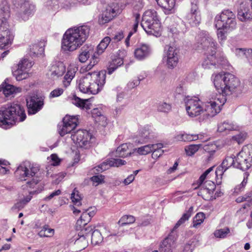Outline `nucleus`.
I'll use <instances>...</instances> for the list:
<instances>
[{
    "label": "nucleus",
    "instance_id": "26",
    "mask_svg": "<svg viewBox=\"0 0 252 252\" xmlns=\"http://www.w3.org/2000/svg\"><path fill=\"white\" fill-rule=\"evenodd\" d=\"M239 130V126L236 124L229 120L224 121L218 124V130L220 132L227 133L230 131Z\"/></svg>",
    "mask_w": 252,
    "mask_h": 252
},
{
    "label": "nucleus",
    "instance_id": "59",
    "mask_svg": "<svg viewBox=\"0 0 252 252\" xmlns=\"http://www.w3.org/2000/svg\"><path fill=\"white\" fill-rule=\"evenodd\" d=\"M157 144H160L161 146L157 149H153V151L152 152H153L152 158L155 159L159 158L163 153V150H162V148L163 147V144L162 143H158Z\"/></svg>",
    "mask_w": 252,
    "mask_h": 252
},
{
    "label": "nucleus",
    "instance_id": "64",
    "mask_svg": "<svg viewBox=\"0 0 252 252\" xmlns=\"http://www.w3.org/2000/svg\"><path fill=\"white\" fill-rule=\"evenodd\" d=\"M34 9L33 6L30 5L29 4H25L23 6L22 10L31 16L34 13Z\"/></svg>",
    "mask_w": 252,
    "mask_h": 252
},
{
    "label": "nucleus",
    "instance_id": "14",
    "mask_svg": "<svg viewBox=\"0 0 252 252\" xmlns=\"http://www.w3.org/2000/svg\"><path fill=\"white\" fill-rule=\"evenodd\" d=\"M119 11V7L117 3L114 2L108 5L99 17V24L103 25L109 22L118 14Z\"/></svg>",
    "mask_w": 252,
    "mask_h": 252
},
{
    "label": "nucleus",
    "instance_id": "29",
    "mask_svg": "<svg viewBox=\"0 0 252 252\" xmlns=\"http://www.w3.org/2000/svg\"><path fill=\"white\" fill-rule=\"evenodd\" d=\"M77 70V68L74 66L70 65L68 67L67 71L64 76L63 80V85L65 87H67L70 85L71 80L75 76Z\"/></svg>",
    "mask_w": 252,
    "mask_h": 252
},
{
    "label": "nucleus",
    "instance_id": "35",
    "mask_svg": "<svg viewBox=\"0 0 252 252\" xmlns=\"http://www.w3.org/2000/svg\"><path fill=\"white\" fill-rule=\"evenodd\" d=\"M92 53L93 48L92 47H83L78 56L79 61L81 63H85Z\"/></svg>",
    "mask_w": 252,
    "mask_h": 252
},
{
    "label": "nucleus",
    "instance_id": "8",
    "mask_svg": "<svg viewBox=\"0 0 252 252\" xmlns=\"http://www.w3.org/2000/svg\"><path fill=\"white\" fill-rule=\"evenodd\" d=\"M141 25L146 33L156 37L161 34V24L157 11L149 9L143 15Z\"/></svg>",
    "mask_w": 252,
    "mask_h": 252
},
{
    "label": "nucleus",
    "instance_id": "55",
    "mask_svg": "<svg viewBox=\"0 0 252 252\" xmlns=\"http://www.w3.org/2000/svg\"><path fill=\"white\" fill-rule=\"evenodd\" d=\"M16 78L17 80L20 81L27 78L29 76L28 71L17 69L16 71Z\"/></svg>",
    "mask_w": 252,
    "mask_h": 252
},
{
    "label": "nucleus",
    "instance_id": "33",
    "mask_svg": "<svg viewBox=\"0 0 252 252\" xmlns=\"http://www.w3.org/2000/svg\"><path fill=\"white\" fill-rule=\"evenodd\" d=\"M44 49L42 43L33 44L30 46L29 54L30 56L36 57L41 54L44 52Z\"/></svg>",
    "mask_w": 252,
    "mask_h": 252
},
{
    "label": "nucleus",
    "instance_id": "3",
    "mask_svg": "<svg viewBox=\"0 0 252 252\" xmlns=\"http://www.w3.org/2000/svg\"><path fill=\"white\" fill-rule=\"evenodd\" d=\"M89 31V27L85 25L67 30L63 36L62 48L65 51L75 50L86 41Z\"/></svg>",
    "mask_w": 252,
    "mask_h": 252
},
{
    "label": "nucleus",
    "instance_id": "30",
    "mask_svg": "<svg viewBox=\"0 0 252 252\" xmlns=\"http://www.w3.org/2000/svg\"><path fill=\"white\" fill-rule=\"evenodd\" d=\"M161 145L160 144H148L139 148L134 149V151L136 152L139 155H146L153 151V149H157L160 148Z\"/></svg>",
    "mask_w": 252,
    "mask_h": 252
},
{
    "label": "nucleus",
    "instance_id": "31",
    "mask_svg": "<svg viewBox=\"0 0 252 252\" xmlns=\"http://www.w3.org/2000/svg\"><path fill=\"white\" fill-rule=\"evenodd\" d=\"M168 30L170 35L174 38H178L183 34V31L181 29V25L176 23L169 25L168 27Z\"/></svg>",
    "mask_w": 252,
    "mask_h": 252
},
{
    "label": "nucleus",
    "instance_id": "42",
    "mask_svg": "<svg viewBox=\"0 0 252 252\" xmlns=\"http://www.w3.org/2000/svg\"><path fill=\"white\" fill-rule=\"evenodd\" d=\"M62 122L75 128L77 126L78 120L76 116L66 115L63 118Z\"/></svg>",
    "mask_w": 252,
    "mask_h": 252
},
{
    "label": "nucleus",
    "instance_id": "61",
    "mask_svg": "<svg viewBox=\"0 0 252 252\" xmlns=\"http://www.w3.org/2000/svg\"><path fill=\"white\" fill-rule=\"evenodd\" d=\"M191 138L190 134L186 133L178 134L175 137L177 140L184 142H190Z\"/></svg>",
    "mask_w": 252,
    "mask_h": 252
},
{
    "label": "nucleus",
    "instance_id": "25",
    "mask_svg": "<svg viewBox=\"0 0 252 252\" xmlns=\"http://www.w3.org/2000/svg\"><path fill=\"white\" fill-rule=\"evenodd\" d=\"M65 71V66L62 62H58L53 64L50 70V75L53 79L62 76Z\"/></svg>",
    "mask_w": 252,
    "mask_h": 252
},
{
    "label": "nucleus",
    "instance_id": "41",
    "mask_svg": "<svg viewBox=\"0 0 252 252\" xmlns=\"http://www.w3.org/2000/svg\"><path fill=\"white\" fill-rule=\"evenodd\" d=\"M235 53L240 58L249 59L252 56V49L236 48L235 50Z\"/></svg>",
    "mask_w": 252,
    "mask_h": 252
},
{
    "label": "nucleus",
    "instance_id": "54",
    "mask_svg": "<svg viewBox=\"0 0 252 252\" xmlns=\"http://www.w3.org/2000/svg\"><path fill=\"white\" fill-rule=\"evenodd\" d=\"M71 199L74 205L79 206L81 205V196L78 193V191L74 189L71 194Z\"/></svg>",
    "mask_w": 252,
    "mask_h": 252
},
{
    "label": "nucleus",
    "instance_id": "45",
    "mask_svg": "<svg viewBox=\"0 0 252 252\" xmlns=\"http://www.w3.org/2000/svg\"><path fill=\"white\" fill-rule=\"evenodd\" d=\"M248 181V175L246 173H244V179L241 184L236 186L234 189L233 193L236 194H238L242 191H243Z\"/></svg>",
    "mask_w": 252,
    "mask_h": 252
},
{
    "label": "nucleus",
    "instance_id": "47",
    "mask_svg": "<svg viewBox=\"0 0 252 252\" xmlns=\"http://www.w3.org/2000/svg\"><path fill=\"white\" fill-rule=\"evenodd\" d=\"M33 63L32 62L29 61L28 59H24L19 62L18 64V68L22 70L28 71V70L32 67Z\"/></svg>",
    "mask_w": 252,
    "mask_h": 252
},
{
    "label": "nucleus",
    "instance_id": "27",
    "mask_svg": "<svg viewBox=\"0 0 252 252\" xmlns=\"http://www.w3.org/2000/svg\"><path fill=\"white\" fill-rule=\"evenodd\" d=\"M175 240L173 239L172 235H169L162 241L160 245V251L161 252H173V249L175 248Z\"/></svg>",
    "mask_w": 252,
    "mask_h": 252
},
{
    "label": "nucleus",
    "instance_id": "43",
    "mask_svg": "<svg viewBox=\"0 0 252 252\" xmlns=\"http://www.w3.org/2000/svg\"><path fill=\"white\" fill-rule=\"evenodd\" d=\"M74 129L71 126H70L62 122L61 125H58V130L60 135L61 136H63L66 134L71 132Z\"/></svg>",
    "mask_w": 252,
    "mask_h": 252
},
{
    "label": "nucleus",
    "instance_id": "5",
    "mask_svg": "<svg viewBox=\"0 0 252 252\" xmlns=\"http://www.w3.org/2000/svg\"><path fill=\"white\" fill-rule=\"evenodd\" d=\"M26 118L25 110L20 104H7L0 109V126L8 128L17 122L24 121Z\"/></svg>",
    "mask_w": 252,
    "mask_h": 252
},
{
    "label": "nucleus",
    "instance_id": "10",
    "mask_svg": "<svg viewBox=\"0 0 252 252\" xmlns=\"http://www.w3.org/2000/svg\"><path fill=\"white\" fill-rule=\"evenodd\" d=\"M211 94L209 95V100L211 98ZM185 103L186 109L188 115L190 117H195L198 116L201 114L204 113V115L209 117H213L208 115L207 111L206 110L208 103L210 102L208 101L205 105V108H203L202 106V101L197 97H189L188 96L185 99Z\"/></svg>",
    "mask_w": 252,
    "mask_h": 252
},
{
    "label": "nucleus",
    "instance_id": "19",
    "mask_svg": "<svg viewBox=\"0 0 252 252\" xmlns=\"http://www.w3.org/2000/svg\"><path fill=\"white\" fill-rule=\"evenodd\" d=\"M155 137V133L150 126H146L141 128L138 133V137L135 140L136 143L143 144Z\"/></svg>",
    "mask_w": 252,
    "mask_h": 252
},
{
    "label": "nucleus",
    "instance_id": "24",
    "mask_svg": "<svg viewBox=\"0 0 252 252\" xmlns=\"http://www.w3.org/2000/svg\"><path fill=\"white\" fill-rule=\"evenodd\" d=\"M158 5L163 10L165 14H170L174 13L175 0H156Z\"/></svg>",
    "mask_w": 252,
    "mask_h": 252
},
{
    "label": "nucleus",
    "instance_id": "39",
    "mask_svg": "<svg viewBox=\"0 0 252 252\" xmlns=\"http://www.w3.org/2000/svg\"><path fill=\"white\" fill-rule=\"evenodd\" d=\"M214 234L216 238L220 239H224L232 235L230 230L228 227L216 230Z\"/></svg>",
    "mask_w": 252,
    "mask_h": 252
},
{
    "label": "nucleus",
    "instance_id": "21",
    "mask_svg": "<svg viewBox=\"0 0 252 252\" xmlns=\"http://www.w3.org/2000/svg\"><path fill=\"white\" fill-rule=\"evenodd\" d=\"M93 229L91 227L88 226L83 228L78 234L79 237L75 241V244L80 246V249H84L88 246V241L87 237L89 233H91Z\"/></svg>",
    "mask_w": 252,
    "mask_h": 252
},
{
    "label": "nucleus",
    "instance_id": "11",
    "mask_svg": "<svg viewBox=\"0 0 252 252\" xmlns=\"http://www.w3.org/2000/svg\"><path fill=\"white\" fill-rule=\"evenodd\" d=\"M71 139L81 148L89 149L94 140V137L88 130L79 129L71 135Z\"/></svg>",
    "mask_w": 252,
    "mask_h": 252
},
{
    "label": "nucleus",
    "instance_id": "38",
    "mask_svg": "<svg viewBox=\"0 0 252 252\" xmlns=\"http://www.w3.org/2000/svg\"><path fill=\"white\" fill-rule=\"evenodd\" d=\"M124 63L123 59L121 58H117L113 59L108 67V74H112L119 66Z\"/></svg>",
    "mask_w": 252,
    "mask_h": 252
},
{
    "label": "nucleus",
    "instance_id": "23",
    "mask_svg": "<svg viewBox=\"0 0 252 252\" xmlns=\"http://www.w3.org/2000/svg\"><path fill=\"white\" fill-rule=\"evenodd\" d=\"M151 53L150 46L147 44L138 46L134 51L135 57L138 60H142L148 57Z\"/></svg>",
    "mask_w": 252,
    "mask_h": 252
},
{
    "label": "nucleus",
    "instance_id": "1",
    "mask_svg": "<svg viewBox=\"0 0 252 252\" xmlns=\"http://www.w3.org/2000/svg\"><path fill=\"white\" fill-rule=\"evenodd\" d=\"M219 94H212L210 102L206 110L208 115L215 116L219 113L226 101L225 95L237 96L241 93L242 88L239 79L229 73L213 74L211 77Z\"/></svg>",
    "mask_w": 252,
    "mask_h": 252
},
{
    "label": "nucleus",
    "instance_id": "49",
    "mask_svg": "<svg viewBox=\"0 0 252 252\" xmlns=\"http://www.w3.org/2000/svg\"><path fill=\"white\" fill-rule=\"evenodd\" d=\"M54 234V229L49 228L48 226H44L39 232L38 235L40 237H51Z\"/></svg>",
    "mask_w": 252,
    "mask_h": 252
},
{
    "label": "nucleus",
    "instance_id": "52",
    "mask_svg": "<svg viewBox=\"0 0 252 252\" xmlns=\"http://www.w3.org/2000/svg\"><path fill=\"white\" fill-rule=\"evenodd\" d=\"M171 109V105L170 103L160 102L158 104V111L168 113Z\"/></svg>",
    "mask_w": 252,
    "mask_h": 252
},
{
    "label": "nucleus",
    "instance_id": "16",
    "mask_svg": "<svg viewBox=\"0 0 252 252\" xmlns=\"http://www.w3.org/2000/svg\"><path fill=\"white\" fill-rule=\"evenodd\" d=\"M26 101L29 115L36 114L42 109L44 105L43 99L35 95L29 96Z\"/></svg>",
    "mask_w": 252,
    "mask_h": 252
},
{
    "label": "nucleus",
    "instance_id": "37",
    "mask_svg": "<svg viewBox=\"0 0 252 252\" xmlns=\"http://www.w3.org/2000/svg\"><path fill=\"white\" fill-rule=\"evenodd\" d=\"M200 189L197 194L205 200H210L214 199L213 196V191H210L202 185L199 186Z\"/></svg>",
    "mask_w": 252,
    "mask_h": 252
},
{
    "label": "nucleus",
    "instance_id": "50",
    "mask_svg": "<svg viewBox=\"0 0 252 252\" xmlns=\"http://www.w3.org/2000/svg\"><path fill=\"white\" fill-rule=\"evenodd\" d=\"M205 218V214L203 213H198L193 218V227H196L200 225L203 222Z\"/></svg>",
    "mask_w": 252,
    "mask_h": 252
},
{
    "label": "nucleus",
    "instance_id": "4",
    "mask_svg": "<svg viewBox=\"0 0 252 252\" xmlns=\"http://www.w3.org/2000/svg\"><path fill=\"white\" fill-rule=\"evenodd\" d=\"M105 79V71L88 72L78 81V88L83 93L96 94L102 90Z\"/></svg>",
    "mask_w": 252,
    "mask_h": 252
},
{
    "label": "nucleus",
    "instance_id": "62",
    "mask_svg": "<svg viewBox=\"0 0 252 252\" xmlns=\"http://www.w3.org/2000/svg\"><path fill=\"white\" fill-rule=\"evenodd\" d=\"M194 242L192 240L189 241L184 246L183 252H192L195 245L193 244Z\"/></svg>",
    "mask_w": 252,
    "mask_h": 252
},
{
    "label": "nucleus",
    "instance_id": "56",
    "mask_svg": "<svg viewBox=\"0 0 252 252\" xmlns=\"http://www.w3.org/2000/svg\"><path fill=\"white\" fill-rule=\"evenodd\" d=\"M218 29L217 31V36L218 39L220 41V43L221 44L223 41H224L226 39V32L228 31H226L224 29H219L217 28Z\"/></svg>",
    "mask_w": 252,
    "mask_h": 252
},
{
    "label": "nucleus",
    "instance_id": "36",
    "mask_svg": "<svg viewBox=\"0 0 252 252\" xmlns=\"http://www.w3.org/2000/svg\"><path fill=\"white\" fill-rule=\"evenodd\" d=\"M2 91L5 96L8 97L15 93L20 92L22 89L15 88L14 86L9 84H2Z\"/></svg>",
    "mask_w": 252,
    "mask_h": 252
},
{
    "label": "nucleus",
    "instance_id": "57",
    "mask_svg": "<svg viewBox=\"0 0 252 252\" xmlns=\"http://www.w3.org/2000/svg\"><path fill=\"white\" fill-rule=\"evenodd\" d=\"M237 202L240 203L243 201H248L250 204H252V191L247 193L244 196L239 197L236 200Z\"/></svg>",
    "mask_w": 252,
    "mask_h": 252
},
{
    "label": "nucleus",
    "instance_id": "48",
    "mask_svg": "<svg viewBox=\"0 0 252 252\" xmlns=\"http://www.w3.org/2000/svg\"><path fill=\"white\" fill-rule=\"evenodd\" d=\"M91 220V218L87 212H84L82 214L80 219L77 220V224L80 226H85Z\"/></svg>",
    "mask_w": 252,
    "mask_h": 252
},
{
    "label": "nucleus",
    "instance_id": "34",
    "mask_svg": "<svg viewBox=\"0 0 252 252\" xmlns=\"http://www.w3.org/2000/svg\"><path fill=\"white\" fill-rule=\"evenodd\" d=\"M92 117L94 119L95 121L102 126H105L107 124L106 117L102 115L101 112L97 108L93 109L92 111Z\"/></svg>",
    "mask_w": 252,
    "mask_h": 252
},
{
    "label": "nucleus",
    "instance_id": "51",
    "mask_svg": "<svg viewBox=\"0 0 252 252\" xmlns=\"http://www.w3.org/2000/svg\"><path fill=\"white\" fill-rule=\"evenodd\" d=\"M35 192V191H30L28 196L24 197L23 199L21 200L20 202L17 203L15 206L16 208H23L24 205H26L27 203L29 202L32 197V195Z\"/></svg>",
    "mask_w": 252,
    "mask_h": 252
},
{
    "label": "nucleus",
    "instance_id": "15",
    "mask_svg": "<svg viewBox=\"0 0 252 252\" xmlns=\"http://www.w3.org/2000/svg\"><path fill=\"white\" fill-rule=\"evenodd\" d=\"M185 20L192 27H196L201 23L200 11L196 3H191L189 12L186 15Z\"/></svg>",
    "mask_w": 252,
    "mask_h": 252
},
{
    "label": "nucleus",
    "instance_id": "46",
    "mask_svg": "<svg viewBox=\"0 0 252 252\" xmlns=\"http://www.w3.org/2000/svg\"><path fill=\"white\" fill-rule=\"evenodd\" d=\"M92 234L91 242L94 245L101 243L103 240L101 234L98 230H94Z\"/></svg>",
    "mask_w": 252,
    "mask_h": 252
},
{
    "label": "nucleus",
    "instance_id": "13",
    "mask_svg": "<svg viewBox=\"0 0 252 252\" xmlns=\"http://www.w3.org/2000/svg\"><path fill=\"white\" fill-rule=\"evenodd\" d=\"M119 11V7L117 3L114 2L108 5L99 17V24L103 25L109 22L118 14Z\"/></svg>",
    "mask_w": 252,
    "mask_h": 252
},
{
    "label": "nucleus",
    "instance_id": "44",
    "mask_svg": "<svg viewBox=\"0 0 252 252\" xmlns=\"http://www.w3.org/2000/svg\"><path fill=\"white\" fill-rule=\"evenodd\" d=\"M135 221V217L131 215L123 216L119 220L118 224L120 226L133 223Z\"/></svg>",
    "mask_w": 252,
    "mask_h": 252
},
{
    "label": "nucleus",
    "instance_id": "17",
    "mask_svg": "<svg viewBox=\"0 0 252 252\" xmlns=\"http://www.w3.org/2000/svg\"><path fill=\"white\" fill-rule=\"evenodd\" d=\"M126 163V161L125 160L119 158L107 159L94 167L92 170L94 173H96L95 172V170L97 171L98 173L102 172L111 166L118 167L120 165H125Z\"/></svg>",
    "mask_w": 252,
    "mask_h": 252
},
{
    "label": "nucleus",
    "instance_id": "28",
    "mask_svg": "<svg viewBox=\"0 0 252 252\" xmlns=\"http://www.w3.org/2000/svg\"><path fill=\"white\" fill-rule=\"evenodd\" d=\"M129 147H131L130 144L125 143L119 146L114 153V155L117 157L125 158L131 154V150Z\"/></svg>",
    "mask_w": 252,
    "mask_h": 252
},
{
    "label": "nucleus",
    "instance_id": "32",
    "mask_svg": "<svg viewBox=\"0 0 252 252\" xmlns=\"http://www.w3.org/2000/svg\"><path fill=\"white\" fill-rule=\"evenodd\" d=\"M72 103L77 107L82 109L88 110L91 108V104L88 99H82L76 96H74L72 98Z\"/></svg>",
    "mask_w": 252,
    "mask_h": 252
},
{
    "label": "nucleus",
    "instance_id": "12",
    "mask_svg": "<svg viewBox=\"0 0 252 252\" xmlns=\"http://www.w3.org/2000/svg\"><path fill=\"white\" fill-rule=\"evenodd\" d=\"M252 165V155L250 148L244 147L235 157V167L243 171L248 170Z\"/></svg>",
    "mask_w": 252,
    "mask_h": 252
},
{
    "label": "nucleus",
    "instance_id": "18",
    "mask_svg": "<svg viewBox=\"0 0 252 252\" xmlns=\"http://www.w3.org/2000/svg\"><path fill=\"white\" fill-rule=\"evenodd\" d=\"M166 63L169 68L176 67L179 62V50L173 46H170L166 52Z\"/></svg>",
    "mask_w": 252,
    "mask_h": 252
},
{
    "label": "nucleus",
    "instance_id": "63",
    "mask_svg": "<svg viewBox=\"0 0 252 252\" xmlns=\"http://www.w3.org/2000/svg\"><path fill=\"white\" fill-rule=\"evenodd\" d=\"M213 167H210L209 169H208L207 170H206L204 173H203L200 178L198 179V183L199 184V186L202 185L204 183V180L206 179L207 176L208 175V174L213 170Z\"/></svg>",
    "mask_w": 252,
    "mask_h": 252
},
{
    "label": "nucleus",
    "instance_id": "7",
    "mask_svg": "<svg viewBox=\"0 0 252 252\" xmlns=\"http://www.w3.org/2000/svg\"><path fill=\"white\" fill-rule=\"evenodd\" d=\"M10 17L9 6L6 0L1 2L0 12V49L10 45L13 36L9 29L8 20Z\"/></svg>",
    "mask_w": 252,
    "mask_h": 252
},
{
    "label": "nucleus",
    "instance_id": "2",
    "mask_svg": "<svg viewBox=\"0 0 252 252\" xmlns=\"http://www.w3.org/2000/svg\"><path fill=\"white\" fill-rule=\"evenodd\" d=\"M197 48L206 51V58L202 62L204 69H215L221 67L223 57L217 54L218 44L208 32L201 31L196 37Z\"/></svg>",
    "mask_w": 252,
    "mask_h": 252
},
{
    "label": "nucleus",
    "instance_id": "53",
    "mask_svg": "<svg viewBox=\"0 0 252 252\" xmlns=\"http://www.w3.org/2000/svg\"><path fill=\"white\" fill-rule=\"evenodd\" d=\"M199 145H191L185 148V151L188 156H191L199 150Z\"/></svg>",
    "mask_w": 252,
    "mask_h": 252
},
{
    "label": "nucleus",
    "instance_id": "60",
    "mask_svg": "<svg viewBox=\"0 0 252 252\" xmlns=\"http://www.w3.org/2000/svg\"><path fill=\"white\" fill-rule=\"evenodd\" d=\"M91 180L93 182L94 185L96 186L103 182L104 176H103L102 175L94 176L91 177Z\"/></svg>",
    "mask_w": 252,
    "mask_h": 252
},
{
    "label": "nucleus",
    "instance_id": "6",
    "mask_svg": "<svg viewBox=\"0 0 252 252\" xmlns=\"http://www.w3.org/2000/svg\"><path fill=\"white\" fill-rule=\"evenodd\" d=\"M39 170L38 166L26 161L18 167L15 174L21 181L28 180L26 183L27 187L33 189L40 181V178L36 175Z\"/></svg>",
    "mask_w": 252,
    "mask_h": 252
},
{
    "label": "nucleus",
    "instance_id": "58",
    "mask_svg": "<svg viewBox=\"0 0 252 252\" xmlns=\"http://www.w3.org/2000/svg\"><path fill=\"white\" fill-rule=\"evenodd\" d=\"M189 214L184 213L182 217L180 219V220L177 221V222L175 224L173 230L177 229L181 225L184 223L186 221L188 220L189 218Z\"/></svg>",
    "mask_w": 252,
    "mask_h": 252
},
{
    "label": "nucleus",
    "instance_id": "40",
    "mask_svg": "<svg viewBox=\"0 0 252 252\" xmlns=\"http://www.w3.org/2000/svg\"><path fill=\"white\" fill-rule=\"evenodd\" d=\"M111 41V38L109 36L105 37L97 46L96 54L98 55L102 54L107 47Z\"/></svg>",
    "mask_w": 252,
    "mask_h": 252
},
{
    "label": "nucleus",
    "instance_id": "22",
    "mask_svg": "<svg viewBox=\"0 0 252 252\" xmlns=\"http://www.w3.org/2000/svg\"><path fill=\"white\" fill-rule=\"evenodd\" d=\"M235 157L227 156L223 160L221 165L219 166L216 169L215 171L217 176H222L223 173L231 166L235 167Z\"/></svg>",
    "mask_w": 252,
    "mask_h": 252
},
{
    "label": "nucleus",
    "instance_id": "20",
    "mask_svg": "<svg viewBox=\"0 0 252 252\" xmlns=\"http://www.w3.org/2000/svg\"><path fill=\"white\" fill-rule=\"evenodd\" d=\"M238 18L242 22L252 19V8L247 2H242L238 9Z\"/></svg>",
    "mask_w": 252,
    "mask_h": 252
},
{
    "label": "nucleus",
    "instance_id": "9",
    "mask_svg": "<svg viewBox=\"0 0 252 252\" xmlns=\"http://www.w3.org/2000/svg\"><path fill=\"white\" fill-rule=\"evenodd\" d=\"M214 24L216 28L224 29L226 31L231 32L237 27L235 15L228 9L224 10L216 16Z\"/></svg>",
    "mask_w": 252,
    "mask_h": 252
}]
</instances>
